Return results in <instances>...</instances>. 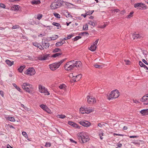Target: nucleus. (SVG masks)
<instances>
[{
    "instance_id": "f257e3e1",
    "label": "nucleus",
    "mask_w": 148,
    "mask_h": 148,
    "mask_svg": "<svg viewBox=\"0 0 148 148\" xmlns=\"http://www.w3.org/2000/svg\"><path fill=\"white\" fill-rule=\"evenodd\" d=\"M78 139L79 141L82 143L86 142L89 140L88 136L83 133H79L77 134Z\"/></svg>"
},
{
    "instance_id": "f03ea898",
    "label": "nucleus",
    "mask_w": 148,
    "mask_h": 148,
    "mask_svg": "<svg viewBox=\"0 0 148 148\" xmlns=\"http://www.w3.org/2000/svg\"><path fill=\"white\" fill-rule=\"evenodd\" d=\"M61 0H55L51 4L50 8L52 10H54L60 8L63 4Z\"/></svg>"
},
{
    "instance_id": "7ed1b4c3",
    "label": "nucleus",
    "mask_w": 148,
    "mask_h": 148,
    "mask_svg": "<svg viewBox=\"0 0 148 148\" xmlns=\"http://www.w3.org/2000/svg\"><path fill=\"white\" fill-rule=\"evenodd\" d=\"M119 96V92L117 90H115L112 91L108 96V99L110 100L113 99H115L118 97Z\"/></svg>"
},
{
    "instance_id": "20e7f679",
    "label": "nucleus",
    "mask_w": 148,
    "mask_h": 148,
    "mask_svg": "<svg viewBox=\"0 0 148 148\" xmlns=\"http://www.w3.org/2000/svg\"><path fill=\"white\" fill-rule=\"evenodd\" d=\"M74 62H75V61L71 60L67 62L64 66L65 70L69 71L72 70L75 67Z\"/></svg>"
},
{
    "instance_id": "39448f33",
    "label": "nucleus",
    "mask_w": 148,
    "mask_h": 148,
    "mask_svg": "<svg viewBox=\"0 0 148 148\" xmlns=\"http://www.w3.org/2000/svg\"><path fill=\"white\" fill-rule=\"evenodd\" d=\"M64 60H61L58 63H55L49 65V68L52 71H54L59 67L60 65L64 62Z\"/></svg>"
},
{
    "instance_id": "423d86ee",
    "label": "nucleus",
    "mask_w": 148,
    "mask_h": 148,
    "mask_svg": "<svg viewBox=\"0 0 148 148\" xmlns=\"http://www.w3.org/2000/svg\"><path fill=\"white\" fill-rule=\"evenodd\" d=\"M22 86V88L26 92H30V88H31L32 86L31 85L28 83H23Z\"/></svg>"
},
{
    "instance_id": "0eeeda50",
    "label": "nucleus",
    "mask_w": 148,
    "mask_h": 148,
    "mask_svg": "<svg viewBox=\"0 0 148 148\" xmlns=\"http://www.w3.org/2000/svg\"><path fill=\"white\" fill-rule=\"evenodd\" d=\"M39 88L40 92L41 93H44L45 95H49L50 94L49 92L47 89H46L44 87L42 86L41 85L39 86Z\"/></svg>"
},
{
    "instance_id": "6e6552de",
    "label": "nucleus",
    "mask_w": 148,
    "mask_h": 148,
    "mask_svg": "<svg viewBox=\"0 0 148 148\" xmlns=\"http://www.w3.org/2000/svg\"><path fill=\"white\" fill-rule=\"evenodd\" d=\"M27 74L28 75H32L35 73V71L33 68H29L27 71Z\"/></svg>"
},
{
    "instance_id": "1a4fd4ad",
    "label": "nucleus",
    "mask_w": 148,
    "mask_h": 148,
    "mask_svg": "<svg viewBox=\"0 0 148 148\" xmlns=\"http://www.w3.org/2000/svg\"><path fill=\"white\" fill-rule=\"evenodd\" d=\"M79 123L81 125L86 127H88L91 125L90 122L86 121H80L79 122Z\"/></svg>"
},
{
    "instance_id": "9d476101",
    "label": "nucleus",
    "mask_w": 148,
    "mask_h": 148,
    "mask_svg": "<svg viewBox=\"0 0 148 148\" xmlns=\"http://www.w3.org/2000/svg\"><path fill=\"white\" fill-rule=\"evenodd\" d=\"M87 99L88 103L89 104L93 103H96V99L92 97L90 98L89 96L87 97Z\"/></svg>"
},
{
    "instance_id": "9b49d317",
    "label": "nucleus",
    "mask_w": 148,
    "mask_h": 148,
    "mask_svg": "<svg viewBox=\"0 0 148 148\" xmlns=\"http://www.w3.org/2000/svg\"><path fill=\"white\" fill-rule=\"evenodd\" d=\"M49 55V54H47L44 55L43 56H41L38 57V59L40 60H46L48 59V58L50 57Z\"/></svg>"
},
{
    "instance_id": "f8f14e48",
    "label": "nucleus",
    "mask_w": 148,
    "mask_h": 148,
    "mask_svg": "<svg viewBox=\"0 0 148 148\" xmlns=\"http://www.w3.org/2000/svg\"><path fill=\"white\" fill-rule=\"evenodd\" d=\"M144 6V4L141 3H138L134 5V6L135 8L139 9H142Z\"/></svg>"
},
{
    "instance_id": "ddd939ff",
    "label": "nucleus",
    "mask_w": 148,
    "mask_h": 148,
    "mask_svg": "<svg viewBox=\"0 0 148 148\" xmlns=\"http://www.w3.org/2000/svg\"><path fill=\"white\" fill-rule=\"evenodd\" d=\"M68 123L69 125H70L72 126L75 127L79 128V126L76 123H74L73 122L69 121H68Z\"/></svg>"
},
{
    "instance_id": "4468645a",
    "label": "nucleus",
    "mask_w": 148,
    "mask_h": 148,
    "mask_svg": "<svg viewBox=\"0 0 148 148\" xmlns=\"http://www.w3.org/2000/svg\"><path fill=\"white\" fill-rule=\"evenodd\" d=\"M141 36L138 34H133L132 35V37L133 40L136 39L140 38Z\"/></svg>"
},
{
    "instance_id": "2eb2a0df",
    "label": "nucleus",
    "mask_w": 148,
    "mask_h": 148,
    "mask_svg": "<svg viewBox=\"0 0 148 148\" xmlns=\"http://www.w3.org/2000/svg\"><path fill=\"white\" fill-rule=\"evenodd\" d=\"M140 113L143 115L148 114V109H143L140 111Z\"/></svg>"
},
{
    "instance_id": "dca6fc26",
    "label": "nucleus",
    "mask_w": 148,
    "mask_h": 148,
    "mask_svg": "<svg viewBox=\"0 0 148 148\" xmlns=\"http://www.w3.org/2000/svg\"><path fill=\"white\" fill-rule=\"evenodd\" d=\"M5 118L6 120H8L11 122H15V121L14 118L12 117H5Z\"/></svg>"
},
{
    "instance_id": "f3484780",
    "label": "nucleus",
    "mask_w": 148,
    "mask_h": 148,
    "mask_svg": "<svg viewBox=\"0 0 148 148\" xmlns=\"http://www.w3.org/2000/svg\"><path fill=\"white\" fill-rule=\"evenodd\" d=\"M6 63L10 66H11L14 63V61L12 62L9 60H7L5 61Z\"/></svg>"
},
{
    "instance_id": "a211bd4d",
    "label": "nucleus",
    "mask_w": 148,
    "mask_h": 148,
    "mask_svg": "<svg viewBox=\"0 0 148 148\" xmlns=\"http://www.w3.org/2000/svg\"><path fill=\"white\" fill-rule=\"evenodd\" d=\"M81 64V62L79 61H77L75 62H74V64L75 65V67H79V65Z\"/></svg>"
},
{
    "instance_id": "6ab92c4d",
    "label": "nucleus",
    "mask_w": 148,
    "mask_h": 148,
    "mask_svg": "<svg viewBox=\"0 0 148 148\" xmlns=\"http://www.w3.org/2000/svg\"><path fill=\"white\" fill-rule=\"evenodd\" d=\"M40 3V1L39 0H33L31 2L32 4H38Z\"/></svg>"
},
{
    "instance_id": "aec40b11",
    "label": "nucleus",
    "mask_w": 148,
    "mask_h": 148,
    "mask_svg": "<svg viewBox=\"0 0 148 148\" xmlns=\"http://www.w3.org/2000/svg\"><path fill=\"white\" fill-rule=\"evenodd\" d=\"M139 64L140 66L141 67H143L144 68L146 69L147 70L148 69V68L141 61H139Z\"/></svg>"
},
{
    "instance_id": "412c9836",
    "label": "nucleus",
    "mask_w": 148,
    "mask_h": 148,
    "mask_svg": "<svg viewBox=\"0 0 148 148\" xmlns=\"http://www.w3.org/2000/svg\"><path fill=\"white\" fill-rule=\"evenodd\" d=\"M64 40H62L60 42H57L56 44V46H60L64 44Z\"/></svg>"
},
{
    "instance_id": "4be33fe9",
    "label": "nucleus",
    "mask_w": 148,
    "mask_h": 148,
    "mask_svg": "<svg viewBox=\"0 0 148 148\" xmlns=\"http://www.w3.org/2000/svg\"><path fill=\"white\" fill-rule=\"evenodd\" d=\"M84 110L85 111L86 113L88 114L92 112L93 110L90 108H86L84 109Z\"/></svg>"
},
{
    "instance_id": "5701e85b",
    "label": "nucleus",
    "mask_w": 148,
    "mask_h": 148,
    "mask_svg": "<svg viewBox=\"0 0 148 148\" xmlns=\"http://www.w3.org/2000/svg\"><path fill=\"white\" fill-rule=\"evenodd\" d=\"M71 75H73V77H75L76 78H77V80H79V79L81 78L82 77V75L81 74H79L78 75H73V74H71Z\"/></svg>"
},
{
    "instance_id": "b1692460",
    "label": "nucleus",
    "mask_w": 148,
    "mask_h": 148,
    "mask_svg": "<svg viewBox=\"0 0 148 148\" xmlns=\"http://www.w3.org/2000/svg\"><path fill=\"white\" fill-rule=\"evenodd\" d=\"M25 65L21 66L18 69L20 73H22L23 69L25 68Z\"/></svg>"
},
{
    "instance_id": "393cba45",
    "label": "nucleus",
    "mask_w": 148,
    "mask_h": 148,
    "mask_svg": "<svg viewBox=\"0 0 148 148\" xmlns=\"http://www.w3.org/2000/svg\"><path fill=\"white\" fill-rule=\"evenodd\" d=\"M52 24L53 25L58 27L57 29H60L61 27V26L59 23L55 22H53Z\"/></svg>"
},
{
    "instance_id": "a878e982",
    "label": "nucleus",
    "mask_w": 148,
    "mask_h": 148,
    "mask_svg": "<svg viewBox=\"0 0 148 148\" xmlns=\"http://www.w3.org/2000/svg\"><path fill=\"white\" fill-rule=\"evenodd\" d=\"M62 54V53H56L52 55L51 56V57L56 58L61 55Z\"/></svg>"
},
{
    "instance_id": "bb28decb",
    "label": "nucleus",
    "mask_w": 148,
    "mask_h": 148,
    "mask_svg": "<svg viewBox=\"0 0 148 148\" xmlns=\"http://www.w3.org/2000/svg\"><path fill=\"white\" fill-rule=\"evenodd\" d=\"M97 47H88V49L92 51H94L96 49Z\"/></svg>"
},
{
    "instance_id": "cd10ccee",
    "label": "nucleus",
    "mask_w": 148,
    "mask_h": 148,
    "mask_svg": "<svg viewBox=\"0 0 148 148\" xmlns=\"http://www.w3.org/2000/svg\"><path fill=\"white\" fill-rule=\"evenodd\" d=\"M147 100V99L146 98V97L145 96H143L142 98L141 99L140 101L142 102H144L146 101Z\"/></svg>"
},
{
    "instance_id": "c85d7f7f",
    "label": "nucleus",
    "mask_w": 148,
    "mask_h": 148,
    "mask_svg": "<svg viewBox=\"0 0 148 148\" xmlns=\"http://www.w3.org/2000/svg\"><path fill=\"white\" fill-rule=\"evenodd\" d=\"M13 86L19 92H21V89L16 84H13Z\"/></svg>"
},
{
    "instance_id": "c756f323",
    "label": "nucleus",
    "mask_w": 148,
    "mask_h": 148,
    "mask_svg": "<svg viewBox=\"0 0 148 148\" xmlns=\"http://www.w3.org/2000/svg\"><path fill=\"white\" fill-rule=\"evenodd\" d=\"M134 13V12L132 11L130 12L129 14L128 15L127 17V18H130L132 17L133 16V13Z\"/></svg>"
},
{
    "instance_id": "7c9ffc66",
    "label": "nucleus",
    "mask_w": 148,
    "mask_h": 148,
    "mask_svg": "<svg viewBox=\"0 0 148 148\" xmlns=\"http://www.w3.org/2000/svg\"><path fill=\"white\" fill-rule=\"evenodd\" d=\"M88 25L87 24L84 25L83 26V29L84 30H87L88 29Z\"/></svg>"
},
{
    "instance_id": "2f4dec72",
    "label": "nucleus",
    "mask_w": 148,
    "mask_h": 148,
    "mask_svg": "<svg viewBox=\"0 0 148 148\" xmlns=\"http://www.w3.org/2000/svg\"><path fill=\"white\" fill-rule=\"evenodd\" d=\"M88 24L93 26H95L96 25L95 23H93L92 21H88Z\"/></svg>"
},
{
    "instance_id": "473e14b6",
    "label": "nucleus",
    "mask_w": 148,
    "mask_h": 148,
    "mask_svg": "<svg viewBox=\"0 0 148 148\" xmlns=\"http://www.w3.org/2000/svg\"><path fill=\"white\" fill-rule=\"evenodd\" d=\"M94 11L93 10L87 12H86V14L87 15H90Z\"/></svg>"
},
{
    "instance_id": "72a5a7b5",
    "label": "nucleus",
    "mask_w": 148,
    "mask_h": 148,
    "mask_svg": "<svg viewBox=\"0 0 148 148\" xmlns=\"http://www.w3.org/2000/svg\"><path fill=\"white\" fill-rule=\"evenodd\" d=\"M12 8V10H18V8L17 5L14 6Z\"/></svg>"
},
{
    "instance_id": "f704fd0d",
    "label": "nucleus",
    "mask_w": 148,
    "mask_h": 148,
    "mask_svg": "<svg viewBox=\"0 0 148 148\" xmlns=\"http://www.w3.org/2000/svg\"><path fill=\"white\" fill-rule=\"evenodd\" d=\"M54 15L56 18H60V15L57 13H55L54 14Z\"/></svg>"
},
{
    "instance_id": "c9c22d12",
    "label": "nucleus",
    "mask_w": 148,
    "mask_h": 148,
    "mask_svg": "<svg viewBox=\"0 0 148 148\" xmlns=\"http://www.w3.org/2000/svg\"><path fill=\"white\" fill-rule=\"evenodd\" d=\"M99 39H97L96 41L93 43V45H91V46H96L97 43H98V42L99 41Z\"/></svg>"
},
{
    "instance_id": "e433bc0d",
    "label": "nucleus",
    "mask_w": 148,
    "mask_h": 148,
    "mask_svg": "<svg viewBox=\"0 0 148 148\" xmlns=\"http://www.w3.org/2000/svg\"><path fill=\"white\" fill-rule=\"evenodd\" d=\"M66 86L64 84L61 85L59 86V88L60 89H64L65 88Z\"/></svg>"
},
{
    "instance_id": "4c0bfd02",
    "label": "nucleus",
    "mask_w": 148,
    "mask_h": 148,
    "mask_svg": "<svg viewBox=\"0 0 148 148\" xmlns=\"http://www.w3.org/2000/svg\"><path fill=\"white\" fill-rule=\"evenodd\" d=\"M40 107L45 110L47 106L45 105L42 104L40 106Z\"/></svg>"
},
{
    "instance_id": "58836bf2",
    "label": "nucleus",
    "mask_w": 148,
    "mask_h": 148,
    "mask_svg": "<svg viewBox=\"0 0 148 148\" xmlns=\"http://www.w3.org/2000/svg\"><path fill=\"white\" fill-rule=\"evenodd\" d=\"M58 116L60 118L64 119L66 117V116L65 115L61 114V115H58Z\"/></svg>"
},
{
    "instance_id": "ea45409f",
    "label": "nucleus",
    "mask_w": 148,
    "mask_h": 148,
    "mask_svg": "<svg viewBox=\"0 0 148 148\" xmlns=\"http://www.w3.org/2000/svg\"><path fill=\"white\" fill-rule=\"evenodd\" d=\"M61 50L60 49L58 48H55L53 51V52H57L60 51Z\"/></svg>"
},
{
    "instance_id": "a19ab883",
    "label": "nucleus",
    "mask_w": 148,
    "mask_h": 148,
    "mask_svg": "<svg viewBox=\"0 0 148 148\" xmlns=\"http://www.w3.org/2000/svg\"><path fill=\"white\" fill-rule=\"evenodd\" d=\"M81 38V37L80 36H77L76 37H75L74 38V39H73L74 41H77L79 39Z\"/></svg>"
},
{
    "instance_id": "79ce46f5",
    "label": "nucleus",
    "mask_w": 148,
    "mask_h": 148,
    "mask_svg": "<svg viewBox=\"0 0 148 148\" xmlns=\"http://www.w3.org/2000/svg\"><path fill=\"white\" fill-rule=\"evenodd\" d=\"M103 133L102 132H99V136H100V138L101 139H102L103 138L101 137V136H103Z\"/></svg>"
},
{
    "instance_id": "37998d69",
    "label": "nucleus",
    "mask_w": 148,
    "mask_h": 148,
    "mask_svg": "<svg viewBox=\"0 0 148 148\" xmlns=\"http://www.w3.org/2000/svg\"><path fill=\"white\" fill-rule=\"evenodd\" d=\"M22 134L23 135V136H24L26 138L28 137L27 135L25 132H22Z\"/></svg>"
},
{
    "instance_id": "c03bdc74",
    "label": "nucleus",
    "mask_w": 148,
    "mask_h": 148,
    "mask_svg": "<svg viewBox=\"0 0 148 148\" xmlns=\"http://www.w3.org/2000/svg\"><path fill=\"white\" fill-rule=\"evenodd\" d=\"M94 66L95 68H101L103 67L102 66L97 64L95 65Z\"/></svg>"
},
{
    "instance_id": "a18cd8bd",
    "label": "nucleus",
    "mask_w": 148,
    "mask_h": 148,
    "mask_svg": "<svg viewBox=\"0 0 148 148\" xmlns=\"http://www.w3.org/2000/svg\"><path fill=\"white\" fill-rule=\"evenodd\" d=\"M58 37V36L57 35H54V36L51 37V39L53 40H55Z\"/></svg>"
},
{
    "instance_id": "49530a36",
    "label": "nucleus",
    "mask_w": 148,
    "mask_h": 148,
    "mask_svg": "<svg viewBox=\"0 0 148 148\" xmlns=\"http://www.w3.org/2000/svg\"><path fill=\"white\" fill-rule=\"evenodd\" d=\"M42 16L41 14H38L37 16V18L40 20L42 17Z\"/></svg>"
},
{
    "instance_id": "de8ad7c7",
    "label": "nucleus",
    "mask_w": 148,
    "mask_h": 148,
    "mask_svg": "<svg viewBox=\"0 0 148 148\" xmlns=\"http://www.w3.org/2000/svg\"><path fill=\"white\" fill-rule=\"evenodd\" d=\"M83 34L85 35H88L89 34L87 32H82L81 33L79 34V35H82Z\"/></svg>"
},
{
    "instance_id": "09e8293b",
    "label": "nucleus",
    "mask_w": 148,
    "mask_h": 148,
    "mask_svg": "<svg viewBox=\"0 0 148 148\" xmlns=\"http://www.w3.org/2000/svg\"><path fill=\"white\" fill-rule=\"evenodd\" d=\"M51 146V144L49 143H46L45 145V146L47 147H49Z\"/></svg>"
},
{
    "instance_id": "8fccbe9b",
    "label": "nucleus",
    "mask_w": 148,
    "mask_h": 148,
    "mask_svg": "<svg viewBox=\"0 0 148 148\" xmlns=\"http://www.w3.org/2000/svg\"><path fill=\"white\" fill-rule=\"evenodd\" d=\"M26 59H29V60H33L34 58L32 57H31L29 56H26Z\"/></svg>"
},
{
    "instance_id": "3c124183",
    "label": "nucleus",
    "mask_w": 148,
    "mask_h": 148,
    "mask_svg": "<svg viewBox=\"0 0 148 148\" xmlns=\"http://www.w3.org/2000/svg\"><path fill=\"white\" fill-rule=\"evenodd\" d=\"M73 35L72 34H70L68 35L67 37H66V39H69L73 36Z\"/></svg>"
},
{
    "instance_id": "603ef678",
    "label": "nucleus",
    "mask_w": 148,
    "mask_h": 148,
    "mask_svg": "<svg viewBox=\"0 0 148 148\" xmlns=\"http://www.w3.org/2000/svg\"><path fill=\"white\" fill-rule=\"evenodd\" d=\"M19 26L18 25H16L15 26H13L12 27V28L13 29H16L18 28H19Z\"/></svg>"
},
{
    "instance_id": "864d4df0",
    "label": "nucleus",
    "mask_w": 148,
    "mask_h": 148,
    "mask_svg": "<svg viewBox=\"0 0 148 148\" xmlns=\"http://www.w3.org/2000/svg\"><path fill=\"white\" fill-rule=\"evenodd\" d=\"M45 110L48 113L50 112V109L47 107L46 108Z\"/></svg>"
},
{
    "instance_id": "5fc2aeb1",
    "label": "nucleus",
    "mask_w": 148,
    "mask_h": 148,
    "mask_svg": "<svg viewBox=\"0 0 148 148\" xmlns=\"http://www.w3.org/2000/svg\"><path fill=\"white\" fill-rule=\"evenodd\" d=\"M124 61L126 62L125 64L128 65L130 64V61L128 60H124Z\"/></svg>"
},
{
    "instance_id": "6e6d98bb",
    "label": "nucleus",
    "mask_w": 148,
    "mask_h": 148,
    "mask_svg": "<svg viewBox=\"0 0 148 148\" xmlns=\"http://www.w3.org/2000/svg\"><path fill=\"white\" fill-rule=\"evenodd\" d=\"M0 6L3 8H5V5L2 3H0Z\"/></svg>"
},
{
    "instance_id": "4d7b16f0",
    "label": "nucleus",
    "mask_w": 148,
    "mask_h": 148,
    "mask_svg": "<svg viewBox=\"0 0 148 148\" xmlns=\"http://www.w3.org/2000/svg\"><path fill=\"white\" fill-rule=\"evenodd\" d=\"M143 62L144 63L148 65V63L144 59H143L142 60Z\"/></svg>"
},
{
    "instance_id": "13d9d810",
    "label": "nucleus",
    "mask_w": 148,
    "mask_h": 148,
    "mask_svg": "<svg viewBox=\"0 0 148 148\" xmlns=\"http://www.w3.org/2000/svg\"><path fill=\"white\" fill-rule=\"evenodd\" d=\"M0 94L2 96V97H4V94L3 92L1 90L0 91Z\"/></svg>"
},
{
    "instance_id": "bf43d9fd",
    "label": "nucleus",
    "mask_w": 148,
    "mask_h": 148,
    "mask_svg": "<svg viewBox=\"0 0 148 148\" xmlns=\"http://www.w3.org/2000/svg\"><path fill=\"white\" fill-rule=\"evenodd\" d=\"M125 13V10H122V11L121 13H120V14L122 15H124Z\"/></svg>"
},
{
    "instance_id": "052dcab7",
    "label": "nucleus",
    "mask_w": 148,
    "mask_h": 148,
    "mask_svg": "<svg viewBox=\"0 0 148 148\" xmlns=\"http://www.w3.org/2000/svg\"><path fill=\"white\" fill-rule=\"evenodd\" d=\"M133 101L134 103H139V102L136 100L133 99Z\"/></svg>"
},
{
    "instance_id": "680f3d73",
    "label": "nucleus",
    "mask_w": 148,
    "mask_h": 148,
    "mask_svg": "<svg viewBox=\"0 0 148 148\" xmlns=\"http://www.w3.org/2000/svg\"><path fill=\"white\" fill-rule=\"evenodd\" d=\"M70 141H71V142H72V143H77V142L73 140L71 138L70 139Z\"/></svg>"
},
{
    "instance_id": "e2e57ef3",
    "label": "nucleus",
    "mask_w": 148,
    "mask_h": 148,
    "mask_svg": "<svg viewBox=\"0 0 148 148\" xmlns=\"http://www.w3.org/2000/svg\"><path fill=\"white\" fill-rule=\"evenodd\" d=\"M114 135H118V136H123V134H116V133H114Z\"/></svg>"
},
{
    "instance_id": "0e129e2a",
    "label": "nucleus",
    "mask_w": 148,
    "mask_h": 148,
    "mask_svg": "<svg viewBox=\"0 0 148 148\" xmlns=\"http://www.w3.org/2000/svg\"><path fill=\"white\" fill-rule=\"evenodd\" d=\"M79 111L80 112H81V113H82V114H84V112H82V111H83V108H80V110H79Z\"/></svg>"
},
{
    "instance_id": "69168bd1",
    "label": "nucleus",
    "mask_w": 148,
    "mask_h": 148,
    "mask_svg": "<svg viewBox=\"0 0 148 148\" xmlns=\"http://www.w3.org/2000/svg\"><path fill=\"white\" fill-rule=\"evenodd\" d=\"M143 53L144 54H145V55H146L147 54V52L145 51H144L143 50Z\"/></svg>"
},
{
    "instance_id": "338daca9",
    "label": "nucleus",
    "mask_w": 148,
    "mask_h": 148,
    "mask_svg": "<svg viewBox=\"0 0 148 148\" xmlns=\"http://www.w3.org/2000/svg\"><path fill=\"white\" fill-rule=\"evenodd\" d=\"M138 137L136 136H130V138H136L137 137Z\"/></svg>"
},
{
    "instance_id": "774afa93",
    "label": "nucleus",
    "mask_w": 148,
    "mask_h": 148,
    "mask_svg": "<svg viewBox=\"0 0 148 148\" xmlns=\"http://www.w3.org/2000/svg\"><path fill=\"white\" fill-rule=\"evenodd\" d=\"M21 106L22 107L24 108L25 110L27 108V107H24L25 106H24V105L23 104H21Z\"/></svg>"
}]
</instances>
